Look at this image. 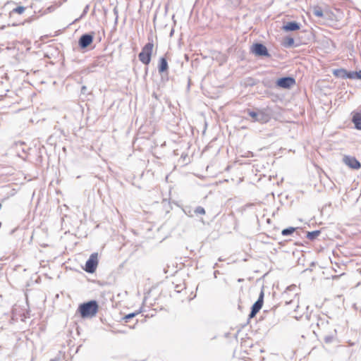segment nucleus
<instances>
[{
    "instance_id": "f257e3e1",
    "label": "nucleus",
    "mask_w": 361,
    "mask_h": 361,
    "mask_svg": "<svg viewBox=\"0 0 361 361\" xmlns=\"http://www.w3.org/2000/svg\"><path fill=\"white\" fill-rule=\"evenodd\" d=\"M99 305L96 300H90L80 305L78 311L82 318L92 317L98 312Z\"/></svg>"
},
{
    "instance_id": "f03ea898",
    "label": "nucleus",
    "mask_w": 361,
    "mask_h": 361,
    "mask_svg": "<svg viewBox=\"0 0 361 361\" xmlns=\"http://www.w3.org/2000/svg\"><path fill=\"white\" fill-rule=\"evenodd\" d=\"M312 325L315 324L323 332L332 331L333 326L329 324V317L324 314H314Z\"/></svg>"
},
{
    "instance_id": "7ed1b4c3",
    "label": "nucleus",
    "mask_w": 361,
    "mask_h": 361,
    "mask_svg": "<svg viewBox=\"0 0 361 361\" xmlns=\"http://www.w3.org/2000/svg\"><path fill=\"white\" fill-rule=\"evenodd\" d=\"M149 42L142 47L138 54L139 60L145 65H148L151 61L152 54L154 48L153 40L148 39Z\"/></svg>"
},
{
    "instance_id": "20e7f679",
    "label": "nucleus",
    "mask_w": 361,
    "mask_h": 361,
    "mask_svg": "<svg viewBox=\"0 0 361 361\" xmlns=\"http://www.w3.org/2000/svg\"><path fill=\"white\" fill-rule=\"evenodd\" d=\"M247 114L252 118V121L254 122L265 123L270 119V115L264 110L258 109L257 111H252L247 109Z\"/></svg>"
},
{
    "instance_id": "39448f33",
    "label": "nucleus",
    "mask_w": 361,
    "mask_h": 361,
    "mask_svg": "<svg viewBox=\"0 0 361 361\" xmlns=\"http://www.w3.org/2000/svg\"><path fill=\"white\" fill-rule=\"evenodd\" d=\"M250 51L258 57L270 56L266 46L259 42L254 43L250 47Z\"/></svg>"
},
{
    "instance_id": "423d86ee",
    "label": "nucleus",
    "mask_w": 361,
    "mask_h": 361,
    "mask_svg": "<svg viewBox=\"0 0 361 361\" xmlns=\"http://www.w3.org/2000/svg\"><path fill=\"white\" fill-rule=\"evenodd\" d=\"M98 264L97 253H92L85 263V270L90 274L96 271Z\"/></svg>"
},
{
    "instance_id": "0eeeda50",
    "label": "nucleus",
    "mask_w": 361,
    "mask_h": 361,
    "mask_svg": "<svg viewBox=\"0 0 361 361\" xmlns=\"http://www.w3.org/2000/svg\"><path fill=\"white\" fill-rule=\"evenodd\" d=\"M264 291L263 290H261L259 298L252 305L251 307V311L249 314V318H253L255 317V315L259 312V311L261 310L263 305L264 302Z\"/></svg>"
},
{
    "instance_id": "6e6552de",
    "label": "nucleus",
    "mask_w": 361,
    "mask_h": 361,
    "mask_svg": "<svg viewBox=\"0 0 361 361\" xmlns=\"http://www.w3.org/2000/svg\"><path fill=\"white\" fill-rule=\"evenodd\" d=\"M295 84V80L294 78L290 76L283 77L278 79L276 82V85L279 87L283 89H290Z\"/></svg>"
},
{
    "instance_id": "1a4fd4ad",
    "label": "nucleus",
    "mask_w": 361,
    "mask_h": 361,
    "mask_svg": "<svg viewBox=\"0 0 361 361\" xmlns=\"http://www.w3.org/2000/svg\"><path fill=\"white\" fill-rule=\"evenodd\" d=\"M94 39L93 33H85L80 36L78 40V45L81 49H85L90 46Z\"/></svg>"
},
{
    "instance_id": "9d476101",
    "label": "nucleus",
    "mask_w": 361,
    "mask_h": 361,
    "mask_svg": "<svg viewBox=\"0 0 361 361\" xmlns=\"http://www.w3.org/2000/svg\"><path fill=\"white\" fill-rule=\"evenodd\" d=\"M343 161L347 166L353 169H358L361 166L360 163L353 157L345 156Z\"/></svg>"
},
{
    "instance_id": "9b49d317",
    "label": "nucleus",
    "mask_w": 361,
    "mask_h": 361,
    "mask_svg": "<svg viewBox=\"0 0 361 361\" xmlns=\"http://www.w3.org/2000/svg\"><path fill=\"white\" fill-rule=\"evenodd\" d=\"M300 28V24L295 21L288 22L283 25L282 30L286 32L295 31Z\"/></svg>"
},
{
    "instance_id": "f8f14e48",
    "label": "nucleus",
    "mask_w": 361,
    "mask_h": 361,
    "mask_svg": "<svg viewBox=\"0 0 361 361\" xmlns=\"http://www.w3.org/2000/svg\"><path fill=\"white\" fill-rule=\"evenodd\" d=\"M169 64L165 57H161L158 64V71L160 74L167 73Z\"/></svg>"
},
{
    "instance_id": "ddd939ff",
    "label": "nucleus",
    "mask_w": 361,
    "mask_h": 361,
    "mask_svg": "<svg viewBox=\"0 0 361 361\" xmlns=\"http://www.w3.org/2000/svg\"><path fill=\"white\" fill-rule=\"evenodd\" d=\"M333 74L336 78L346 79V78H350V71H348L343 68L335 69L333 71Z\"/></svg>"
},
{
    "instance_id": "4468645a",
    "label": "nucleus",
    "mask_w": 361,
    "mask_h": 361,
    "mask_svg": "<svg viewBox=\"0 0 361 361\" xmlns=\"http://www.w3.org/2000/svg\"><path fill=\"white\" fill-rule=\"evenodd\" d=\"M322 334L325 343H330L332 342L336 334V329L334 328L332 329V331L323 332Z\"/></svg>"
},
{
    "instance_id": "2eb2a0df",
    "label": "nucleus",
    "mask_w": 361,
    "mask_h": 361,
    "mask_svg": "<svg viewBox=\"0 0 361 361\" xmlns=\"http://www.w3.org/2000/svg\"><path fill=\"white\" fill-rule=\"evenodd\" d=\"M353 122L356 129L361 130V114H355L353 117Z\"/></svg>"
},
{
    "instance_id": "dca6fc26",
    "label": "nucleus",
    "mask_w": 361,
    "mask_h": 361,
    "mask_svg": "<svg viewBox=\"0 0 361 361\" xmlns=\"http://www.w3.org/2000/svg\"><path fill=\"white\" fill-rule=\"evenodd\" d=\"M320 233H321V231L319 230L307 232V238L310 240H313L316 239L319 235Z\"/></svg>"
},
{
    "instance_id": "f3484780",
    "label": "nucleus",
    "mask_w": 361,
    "mask_h": 361,
    "mask_svg": "<svg viewBox=\"0 0 361 361\" xmlns=\"http://www.w3.org/2000/svg\"><path fill=\"white\" fill-rule=\"evenodd\" d=\"M294 44V39L290 37H286L283 42V45L285 47H291Z\"/></svg>"
},
{
    "instance_id": "a211bd4d",
    "label": "nucleus",
    "mask_w": 361,
    "mask_h": 361,
    "mask_svg": "<svg viewBox=\"0 0 361 361\" xmlns=\"http://www.w3.org/2000/svg\"><path fill=\"white\" fill-rule=\"evenodd\" d=\"M295 231V228H294V227H288V228L283 229L282 231H281V234L283 236L290 235L293 234Z\"/></svg>"
},
{
    "instance_id": "6ab92c4d",
    "label": "nucleus",
    "mask_w": 361,
    "mask_h": 361,
    "mask_svg": "<svg viewBox=\"0 0 361 361\" xmlns=\"http://www.w3.org/2000/svg\"><path fill=\"white\" fill-rule=\"evenodd\" d=\"M194 214L197 216H199V215H204L205 214V209L201 207V206H198L197 207L194 211H193Z\"/></svg>"
},
{
    "instance_id": "aec40b11",
    "label": "nucleus",
    "mask_w": 361,
    "mask_h": 361,
    "mask_svg": "<svg viewBox=\"0 0 361 361\" xmlns=\"http://www.w3.org/2000/svg\"><path fill=\"white\" fill-rule=\"evenodd\" d=\"M350 79H361V71H350Z\"/></svg>"
},
{
    "instance_id": "412c9836",
    "label": "nucleus",
    "mask_w": 361,
    "mask_h": 361,
    "mask_svg": "<svg viewBox=\"0 0 361 361\" xmlns=\"http://www.w3.org/2000/svg\"><path fill=\"white\" fill-rule=\"evenodd\" d=\"M141 312V310H139L137 312H133V313H130L127 315H126L123 319L126 322H128L129 321V319L135 317L136 315H137L139 313Z\"/></svg>"
},
{
    "instance_id": "4be33fe9",
    "label": "nucleus",
    "mask_w": 361,
    "mask_h": 361,
    "mask_svg": "<svg viewBox=\"0 0 361 361\" xmlns=\"http://www.w3.org/2000/svg\"><path fill=\"white\" fill-rule=\"evenodd\" d=\"M313 14L319 18L323 17V16H324L323 11H322V8L319 7H315L313 9Z\"/></svg>"
},
{
    "instance_id": "5701e85b",
    "label": "nucleus",
    "mask_w": 361,
    "mask_h": 361,
    "mask_svg": "<svg viewBox=\"0 0 361 361\" xmlns=\"http://www.w3.org/2000/svg\"><path fill=\"white\" fill-rule=\"evenodd\" d=\"M25 11V7L23 6H17L16 8H13L12 12L16 13L18 14H22Z\"/></svg>"
},
{
    "instance_id": "b1692460",
    "label": "nucleus",
    "mask_w": 361,
    "mask_h": 361,
    "mask_svg": "<svg viewBox=\"0 0 361 361\" xmlns=\"http://www.w3.org/2000/svg\"><path fill=\"white\" fill-rule=\"evenodd\" d=\"M184 213L188 215L190 217H192L193 214L192 213V209L190 207H185V209H183Z\"/></svg>"
},
{
    "instance_id": "393cba45",
    "label": "nucleus",
    "mask_w": 361,
    "mask_h": 361,
    "mask_svg": "<svg viewBox=\"0 0 361 361\" xmlns=\"http://www.w3.org/2000/svg\"><path fill=\"white\" fill-rule=\"evenodd\" d=\"M295 298H297V300H291L289 302L286 301V303L287 305H290L291 303H298V298L297 297V294L295 295Z\"/></svg>"
},
{
    "instance_id": "a878e982",
    "label": "nucleus",
    "mask_w": 361,
    "mask_h": 361,
    "mask_svg": "<svg viewBox=\"0 0 361 361\" xmlns=\"http://www.w3.org/2000/svg\"><path fill=\"white\" fill-rule=\"evenodd\" d=\"M114 14H115V16H116L115 23H117V21H118V10H117V8H114Z\"/></svg>"
},
{
    "instance_id": "bb28decb",
    "label": "nucleus",
    "mask_w": 361,
    "mask_h": 361,
    "mask_svg": "<svg viewBox=\"0 0 361 361\" xmlns=\"http://www.w3.org/2000/svg\"><path fill=\"white\" fill-rule=\"evenodd\" d=\"M97 66V63H92L90 66H89V67L87 68L88 71H89V72L92 71V68H95Z\"/></svg>"
},
{
    "instance_id": "cd10ccee",
    "label": "nucleus",
    "mask_w": 361,
    "mask_h": 361,
    "mask_svg": "<svg viewBox=\"0 0 361 361\" xmlns=\"http://www.w3.org/2000/svg\"><path fill=\"white\" fill-rule=\"evenodd\" d=\"M87 90V87L85 86H82L81 88V92L85 93Z\"/></svg>"
},
{
    "instance_id": "c85d7f7f",
    "label": "nucleus",
    "mask_w": 361,
    "mask_h": 361,
    "mask_svg": "<svg viewBox=\"0 0 361 361\" xmlns=\"http://www.w3.org/2000/svg\"><path fill=\"white\" fill-rule=\"evenodd\" d=\"M153 96H154L155 98H157V95H156V94H155V93H154V94H153Z\"/></svg>"
},
{
    "instance_id": "c756f323",
    "label": "nucleus",
    "mask_w": 361,
    "mask_h": 361,
    "mask_svg": "<svg viewBox=\"0 0 361 361\" xmlns=\"http://www.w3.org/2000/svg\"><path fill=\"white\" fill-rule=\"evenodd\" d=\"M2 207V204L0 203V209H1Z\"/></svg>"
}]
</instances>
